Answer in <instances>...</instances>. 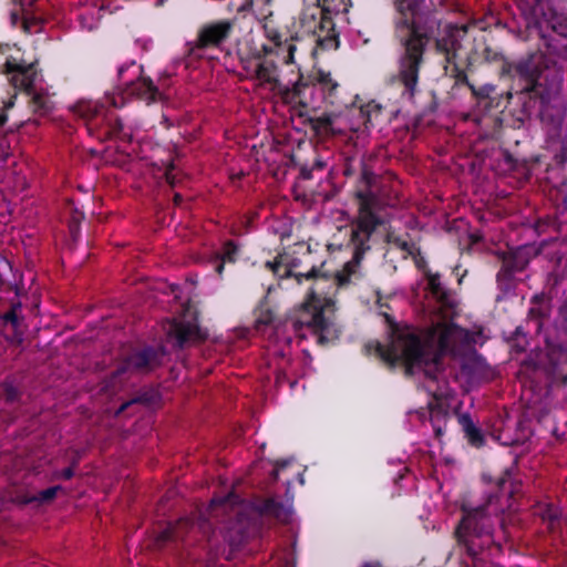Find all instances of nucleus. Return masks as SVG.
Masks as SVG:
<instances>
[{
  "label": "nucleus",
  "mask_w": 567,
  "mask_h": 567,
  "mask_svg": "<svg viewBox=\"0 0 567 567\" xmlns=\"http://www.w3.org/2000/svg\"><path fill=\"white\" fill-rule=\"evenodd\" d=\"M6 122V115L3 111L0 109V125H2Z\"/></svg>",
  "instance_id": "obj_30"
},
{
  "label": "nucleus",
  "mask_w": 567,
  "mask_h": 567,
  "mask_svg": "<svg viewBox=\"0 0 567 567\" xmlns=\"http://www.w3.org/2000/svg\"><path fill=\"white\" fill-rule=\"evenodd\" d=\"M4 320H6V322H10L11 324L16 326V323H17V312H16V310L7 313L4 316Z\"/></svg>",
  "instance_id": "obj_26"
},
{
  "label": "nucleus",
  "mask_w": 567,
  "mask_h": 567,
  "mask_svg": "<svg viewBox=\"0 0 567 567\" xmlns=\"http://www.w3.org/2000/svg\"><path fill=\"white\" fill-rule=\"evenodd\" d=\"M166 179L171 183V176L168 174H166Z\"/></svg>",
  "instance_id": "obj_35"
},
{
  "label": "nucleus",
  "mask_w": 567,
  "mask_h": 567,
  "mask_svg": "<svg viewBox=\"0 0 567 567\" xmlns=\"http://www.w3.org/2000/svg\"><path fill=\"white\" fill-rule=\"evenodd\" d=\"M301 277L311 281V285L302 305L299 322L312 327L317 332L328 331L333 311L330 296L336 291L337 286L342 285L346 279L342 275L328 278L315 271L307 275H296L298 281Z\"/></svg>",
  "instance_id": "obj_4"
},
{
  "label": "nucleus",
  "mask_w": 567,
  "mask_h": 567,
  "mask_svg": "<svg viewBox=\"0 0 567 567\" xmlns=\"http://www.w3.org/2000/svg\"><path fill=\"white\" fill-rule=\"evenodd\" d=\"M271 320V312L269 310H261L256 319V329H261V327L269 324Z\"/></svg>",
  "instance_id": "obj_19"
},
{
  "label": "nucleus",
  "mask_w": 567,
  "mask_h": 567,
  "mask_svg": "<svg viewBox=\"0 0 567 567\" xmlns=\"http://www.w3.org/2000/svg\"><path fill=\"white\" fill-rule=\"evenodd\" d=\"M227 30L228 27L226 24H217L204 29L199 37L200 45L207 47L217 44L225 38Z\"/></svg>",
  "instance_id": "obj_14"
},
{
  "label": "nucleus",
  "mask_w": 567,
  "mask_h": 567,
  "mask_svg": "<svg viewBox=\"0 0 567 567\" xmlns=\"http://www.w3.org/2000/svg\"><path fill=\"white\" fill-rule=\"evenodd\" d=\"M255 74L260 84H268L270 87H274L277 83L276 66L269 60H257L255 63Z\"/></svg>",
  "instance_id": "obj_13"
},
{
  "label": "nucleus",
  "mask_w": 567,
  "mask_h": 567,
  "mask_svg": "<svg viewBox=\"0 0 567 567\" xmlns=\"http://www.w3.org/2000/svg\"><path fill=\"white\" fill-rule=\"evenodd\" d=\"M192 319L193 313L187 309V315H185L183 320L174 321L169 326L168 333L181 344L202 339L200 331L197 326L190 321Z\"/></svg>",
  "instance_id": "obj_10"
},
{
  "label": "nucleus",
  "mask_w": 567,
  "mask_h": 567,
  "mask_svg": "<svg viewBox=\"0 0 567 567\" xmlns=\"http://www.w3.org/2000/svg\"><path fill=\"white\" fill-rule=\"evenodd\" d=\"M267 266L275 272L277 274L279 271V268L280 267H285L286 268V264H285V260H284V257H279L275 260L274 264H267Z\"/></svg>",
  "instance_id": "obj_24"
},
{
  "label": "nucleus",
  "mask_w": 567,
  "mask_h": 567,
  "mask_svg": "<svg viewBox=\"0 0 567 567\" xmlns=\"http://www.w3.org/2000/svg\"><path fill=\"white\" fill-rule=\"evenodd\" d=\"M78 112L83 117H91L94 115H97L100 113V110L97 109L96 104H93L91 102L81 103L78 107Z\"/></svg>",
  "instance_id": "obj_18"
},
{
  "label": "nucleus",
  "mask_w": 567,
  "mask_h": 567,
  "mask_svg": "<svg viewBox=\"0 0 567 567\" xmlns=\"http://www.w3.org/2000/svg\"><path fill=\"white\" fill-rule=\"evenodd\" d=\"M235 246H233L231 244H227L224 248L223 261H233V255L235 254Z\"/></svg>",
  "instance_id": "obj_23"
},
{
  "label": "nucleus",
  "mask_w": 567,
  "mask_h": 567,
  "mask_svg": "<svg viewBox=\"0 0 567 567\" xmlns=\"http://www.w3.org/2000/svg\"><path fill=\"white\" fill-rule=\"evenodd\" d=\"M372 198L368 196L359 197V217L355 228L352 229L351 236L355 244L363 243L372 231L377 220L371 210Z\"/></svg>",
  "instance_id": "obj_8"
},
{
  "label": "nucleus",
  "mask_w": 567,
  "mask_h": 567,
  "mask_svg": "<svg viewBox=\"0 0 567 567\" xmlns=\"http://www.w3.org/2000/svg\"><path fill=\"white\" fill-rule=\"evenodd\" d=\"M471 238H472V240H473V241L478 240V237H477V236H475V235H472V236H471Z\"/></svg>",
  "instance_id": "obj_33"
},
{
  "label": "nucleus",
  "mask_w": 567,
  "mask_h": 567,
  "mask_svg": "<svg viewBox=\"0 0 567 567\" xmlns=\"http://www.w3.org/2000/svg\"><path fill=\"white\" fill-rule=\"evenodd\" d=\"M279 465L280 468H284L286 467L289 463H286V462H282V463H277Z\"/></svg>",
  "instance_id": "obj_32"
},
{
  "label": "nucleus",
  "mask_w": 567,
  "mask_h": 567,
  "mask_svg": "<svg viewBox=\"0 0 567 567\" xmlns=\"http://www.w3.org/2000/svg\"><path fill=\"white\" fill-rule=\"evenodd\" d=\"M137 93L146 99V100H154L156 95V90L153 86L152 82L143 79L137 83Z\"/></svg>",
  "instance_id": "obj_16"
},
{
  "label": "nucleus",
  "mask_w": 567,
  "mask_h": 567,
  "mask_svg": "<svg viewBox=\"0 0 567 567\" xmlns=\"http://www.w3.org/2000/svg\"><path fill=\"white\" fill-rule=\"evenodd\" d=\"M423 47V38L413 33L406 43V65L402 72V80L408 87H411L416 81L417 62Z\"/></svg>",
  "instance_id": "obj_9"
},
{
  "label": "nucleus",
  "mask_w": 567,
  "mask_h": 567,
  "mask_svg": "<svg viewBox=\"0 0 567 567\" xmlns=\"http://www.w3.org/2000/svg\"><path fill=\"white\" fill-rule=\"evenodd\" d=\"M536 515L547 525L550 533H556L560 528L563 513L554 504H539L536 508Z\"/></svg>",
  "instance_id": "obj_12"
},
{
  "label": "nucleus",
  "mask_w": 567,
  "mask_h": 567,
  "mask_svg": "<svg viewBox=\"0 0 567 567\" xmlns=\"http://www.w3.org/2000/svg\"><path fill=\"white\" fill-rule=\"evenodd\" d=\"M437 47H439L441 50H443L444 52H446V55H447V56H446V59H447V60H451V55H450V54H451V51H452V50H455V48H454V41H452V42H451V44H450L447 41L442 40V41H440V42L437 43Z\"/></svg>",
  "instance_id": "obj_22"
},
{
  "label": "nucleus",
  "mask_w": 567,
  "mask_h": 567,
  "mask_svg": "<svg viewBox=\"0 0 567 567\" xmlns=\"http://www.w3.org/2000/svg\"><path fill=\"white\" fill-rule=\"evenodd\" d=\"M29 28H30V21H29V20H24V21H23V29H24L25 31H28V30H29Z\"/></svg>",
  "instance_id": "obj_31"
},
{
  "label": "nucleus",
  "mask_w": 567,
  "mask_h": 567,
  "mask_svg": "<svg viewBox=\"0 0 567 567\" xmlns=\"http://www.w3.org/2000/svg\"><path fill=\"white\" fill-rule=\"evenodd\" d=\"M317 80L328 87H334V83L329 73H323L321 71L318 72Z\"/></svg>",
  "instance_id": "obj_21"
},
{
  "label": "nucleus",
  "mask_w": 567,
  "mask_h": 567,
  "mask_svg": "<svg viewBox=\"0 0 567 567\" xmlns=\"http://www.w3.org/2000/svg\"><path fill=\"white\" fill-rule=\"evenodd\" d=\"M417 0H401L398 4L399 11L405 18V21H409V13L411 17L414 14V9Z\"/></svg>",
  "instance_id": "obj_17"
},
{
  "label": "nucleus",
  "mask_w": 567,
  "mask_h": 567,
  "mask_svg": "<svg viewBox=\"0 0 567 567\" xmlns=\"http://www.w3.org/2000/svg\"><path fill=\"white\" fill-rule=\"evenodd\" d=\"M318 6L305 13L302 23L309 32L316 35L317 49L336 50L338 42L333 33L331 19L327 13L346 9V0H316Z\"/></svg>",
  "instance_id": "obj_5"
},
{
  "label": "nucleus",
  "mask_w": 567,
  "mask_h": 567,
  "mask_svg": "<svg viewBox=\"0 0 567 567\" xmlns=\"http://www.w3.org/2000/svg\"><path fill=\"white\" fill-rule=\"evenodd\" d=\"M2 72L14 87L29 90L37 76L35 62L25 60L17 50L7 58Z\"/></svg>",
  "instance_id": "obj_6"
},
{
  "label": "nucleus",
  "mask_w": 567,
  "mask_h": 567,
  "mask_svg": "<svg viewBox=\"0 0 567 567\" xmlns=\"http://www.w3.org/2000/svg\"><path fill=\"white\" fill-rule=\"evenodd\" d=\"M427 285H429V288L431 290V292L437 298L441 300L442 298V293H441V290H440V287H439V282H437V279L434 277V276H429L427 278Z\"/></svg>",
  "instance_id": "obj_20"
},
{
  "label": "nucleus",
  "mask_w": 567,
  "mask_h": 567,
  "mask_svg": "<svg viewBox=\"0 0 567 567\" xmlns=\"http://www.w3.org/2000/svg\"><path fill=\"white\" fill-rule=\"evenodd\" d=\"M110 100V103L113 105V106H120L123 104V102H117L114 97H109Z\"/></svg>",
  "instance_id": "obj_28"
},
{
  "label": "nucleus",
  "mask_w": 567,
  "mask_h": 567,
  "mask_svg": "<svg viewBox=\"0 0 567 567\" xmlns=\"http://www.w3.org/2000/svg\"><path fill=\"white\" fill-rule=\"evenodd\" d=\"M517 463H513L509 468L504 470L497 478L484 473L482 478L485 482H495L496 493H489L486 501L477 506H471L467 503L461 505L462 518L458 522L454 536L457 545L463 547L466 555L471 558L477 557L489 545L493 538V524L491 515L504 511L498 503L503 497L507 499V508L513 507V499L520 491V482L513 477L514 468Z\"/></svg>",
  "instance_id": "obj_2"
},
{
  "label": "nucleus",
  "mask_w": 567,
  "mask_h": 567,
  "mask_svg": "<svg viewBox=\"0 0 567 567\" xmlns=\"http://www.w3.org/2000/svg\"><path fill=\"white\" fill-rule=\"evenodd\" d=\"M463 427L468 442L473 446H481L483 443V436L481 434V431L467 419H464Z\"/></svg>",
  "instance_id": "obj_15"
},
{
  "label": "nucleus",
  "mask_w": 567,
  "mask_h": 567,
  "mask_svg": "<svg viewBox=\"0 0 567 567\" xmlns=\"http://www.w3.org/2000/svg\"><path fill=\"white\" fill-rule=\"evenodd\" d=\"M208 512L210 518L219 524L218 532L209 518H200L195 523L185 517L159 530L155 535L154 545L162 549L169 544L184 542L189 533L198 529L206 538L207 567H215L219 557L229 560L235 549L259 532L264 516L279 522H287L290 517V509L272 497L249 503L234 491L213 497Z\"/></svg>",
  "instance_id": "obj_1"
},
{
  "label": "nucleus",
  "mask_w": 567,
  "mask_h": 567,
  "mask_svg": "<svg viewBox=\"0 0 567 567\" xmlns=\"http://www.w3.org/2000/svg\"><path fill=\"white\" fill-rule=\"evenodd\" d=\"M34 478L35 476L33 474L25 476V486L14 491L12 496L14 503L20 505L35 504V506L47 505L50 504L56 497L58 492L62 489L61 485H55L38 491L31 486Z\"/></svg>",
  "instance_id": "obj_7"
},
{
  "label": "nucleus",
  "mask_w": 567,
  "mask_h": 567,
  "mask_svg": "<svg viewBox=\"0 0 567 567\" xmlns=\"http://www.w3.org/2000/svg\"><path fill=\"white\" fill-rule=\"evenodd\" d=\"M266 33L267 38L275 43L277 54L280 55L286 63H292L293 52L296 50V45L292 42L296 38L291 37L290 42H288L286 34L279 32L269 24H266Z\"/></svg>",
  "instance_id": "obj_11"
},
{
  "label": "nucleus",
  "mask_w": 567,
  "mask_h": 567,
  "mask_svg": "<svg viewBox=\"0 0 567 567\" xmlns=\"http://www.w3.org/2000/svg\"><path fill=\"white\" fill-rule=\"evenodd\" d=\"M361 567H383L379 561L364 563Z\"/></svg>",
  "instance_id": "obj_27"
},
{
  "label": "nucleus",
  "mask_w": 567,
  "mask_h": 567,
  "mask_svg": "<svg viewBox=\"0 0 567 567\" xmlns=\"http://www.w3.org/2000/svg\"><path fill=\"white\" fill-rule=\"evenodd\" d=\"M523 72H524V74H525L526 76H528V78L530 79V81L533 80V78H534V72H530V71H529V69H526V70H524Z\"/></svg>",
  "instance_id": "obj_29"
},
{
  "label": "nucleus",
  "mask_w": 567,
  "mask_h": 567,
  "mask_svg": "<svg viewBox=\"0 0 567 567\" xmlns=\"http://www.w3.org/2000/svg\"><path fill=\"white\" fill-rule=\"evenodd\" d=\"M451 317V310L446 309V301L442 300L441 311L434 316L433 328L423 342L412 328H404L395 332L389 350L380 349V354L385 361L404 365L406 369L435 362L449 341L460 338L462 333L452 326Z\"/></svg>",
  "instance_id": "obj_3"
},
{
  "label": "nucleus",
  "mask_w": 567,
  "mask_h": 567,
  "mask_svg": "<svg viewBox=\"0 0 567 567\" xmlns=\"http://www.w3.org/2000/svg\"><path fill=\"white\" fill-rule=\"evenodd\" d=\"M74 475V468L72 466L70 467H66L64 468L61 473H60V477L63 478V480H70L72 478Z\"/></svg>",
  "instance_id": "obj_25"
},
{
  "label": "nucleus",
  "mask_w": 567,
  "mask_h": 567,
  "mask_svg": "<svg viewBox=\"0 0 567 567\" xmlns=\"http://www.w3.org/2000/svg\"><path fill=\"white\" fill-rule=\"evenodd\" d=\"M221 269H223V265H219V266L217 267V271L220 274V272H221Z\"/></svg>",
  "instance_id": "obj_34"
}]
</instances>
